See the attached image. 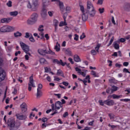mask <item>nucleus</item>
<instances>
[{
  "mask_svg": "<svg viewBox=\"0 0 130 130\" xmlns=\"http://www.w3.org/2000/svg\"><path fill=\"white\" fill-rule=\"evenodd\" d=\"M37 19H38V14L34 13L30 18L27 20V23L28 25H33L36 22H37Z\"/></svg>",
  "mask_w": 130,
  "mask_h": 130,
  "instance_id": "obj_1",
  "label": "nucleus"
},
{
  "mask_svg": "<svg viewBox=\"0 0 130 130\" xmlns=\"http://www.w3.org/2000/svg\"><path fill=\"white\" fill-rule=\"evenodd\" d=\"M15 30V27L9 25H4L0 29L1 32L5 33L6 32H13Z\"/></svg>",
  "mask_w": 130,
  "mask_h": 130,
  "instance_id": "obj_2",
  "label": "nucleus"
},
{
  "mask_svg": "<svg viewBox=\"0 0 130 130\" xmlns=\"http://www.w3.org/2000/svg\"><path fill=\"white\" fill-rule=\"evenodd\" d=\"M37 6H38V0H32V5H31L30 2H28L27 8L31 9V11L34 12L37 10Z\"/></svg>",
  "mask_w": 130,
  "mask_h": 130,
  "instance_id": "obj_3",
  "label": "nucleus"
},
{
  "mask_svg": "<svg viewBox=\"0 0 130 130\" xmlns=\"http://www.w3.org/2000/svg\"><path fill=\"white\" fill-rule=\"evenodd\" d=\"M38 52L41 55H45L46 54H52L53 55L54 54H55V53L51 51V50H49V51H47L46 49H39L38 50Z\"/></svg>",
  "mask_w": 130,
  "mask_h": 130,
  "instance_id": "obj_4",
  "label": "nucleus"
},
{
  "mask_svg": "<svg viewBox=\"0 0 130 130\" xmlns=\"http://www.w3.org/2000/svg\"><path fill=\"white\" fill-rule=\"evenodd\" d=\"M20 44L22 49L24 51V52H25L26 54H28L29 56L31 55V54L28 53L29 50V46L22 42H20Z\"/></svg>",
  "mask_w": 130,
  "mask_h": 130,
  "instance_id": "obj_5",
  "label": "nucleus"
},
{
  "mask_svg": "<svg viewBox=\"0 0 130 130\" xmlns=\"http://www.w3.org/2000/svg\"><path fill=\"white\" fill-rule=\"evenodd\" d=\"M28 91H31L32 90V87L35 88V83H34V80L33 79V76L29 77V81L28 84Z\"/></svg>",
  "mask_w": 130,
  "mask_h": 130,
  "instance_id": "obj_6",
  "label": "nucleus"
},
{
  "mask_svg": "<svg viewBox=\"0 0 130 130\" xmlns=\"http://www.w3.org/2000/svg\"><path fill=\"white\" fill-rule=\"evenodd\" d=\"M121 11H125V12H130V3H125L121 7Z\"/></svg>",
  "mask_w": 130,
  "mask_h": 130,
  "instance_id": "obj_7",
  "label": "nucleus"
},
{
  "mask_svg": "<svg viewBox=\"0 0 130 130\" xmlns=\"http://www.w3.org/2000/svg\"><path fill=\"white\" fill-rule=\"evenodd\" d=\"M20 109L22 112V113H26L28 110V106L26 103H22V104L20 105Z\"/></svg>",
  "mask_w": 130,
  "mask_h": 130,
  "instance_id": "obj_8",
  "label": "nucleus"
},
{
  "mask_svg": "<svg viewBox=\"0 0 130 130\" xmlns=\"http://www.w3.org/2000/svg\"><path fill=\"white\" fill-rule=\"evenodd\" d=\"M51 2H57L59 3V7L61 12H63L64 11V5H63V2H60L59 0H51Z\"/></svg>",
  "mask_w": 130,
  "mask_h": 130,
  "instance_id": "obj_9",
  "label": "nucleus"
},
{
  "mask_svg": "<svg viewBox=\"0 0 130 130\" xmlns=\"http://www.w3.org/2000/svg\"><path fill=\"white\" fill-rule=\"evenodd\" d=\"M15 120L9 119L8 121V126H10V130H13V127H15Z\"/></svg>",
  "mask_w": 130,
  "mask_h": 130,
  "instance_id": "obj_10",
  "label": "nucleus"
},
{
  "mask_svg": "<svg viewBox=\"0 0 130 130\" xmlns=\"http://www.w3.org/2000/svg\"><path fill=\"white\" fill-rule=\"evenodd\" d=\"M6 79V72L3 69H0V82H3Z\"/></svg>",
  "mask_w": 130,
  "mask_h": 130,
  "instance_id": "obj_11",
  "label": "nucleus"
},
{
  "mask_svg": "<svg viewBox=\"0 0 130 130\" xmlns=\"http://www.w3.org/2000/svg\"><path fill=\"white\" fill-rule=\"evenodd\" d=\"M17 119L19 120H25L27 118V116L26 115H21L20 113H17L16 115Z\"/></svg>",
  "mask_w": 130,
  "mask_h": 130,
  "instance_id": "obj_12",
  "label": "nucleus"
},
{
  "mask_svg": "<svg viewBox=\"0 0 130 130\" xmlns=\"http://www.w3.org/2000/svg\"><path fill=\"white\" fill-rule=\"evenodd\" d=\"M12 20H13V18H12V17H8L7 18H4L1 20V22L3 24H5V23L8 24V23H10V22H11V21H12Z\"/></svg>",
  "mask_w": 130,
  "mask_h": 130,
  "instance_id": "obj_13",
  "label": "nucleus"
},
{
  "mask_svg": "<svg viewBox=\"0 0 130 130\" xmlns=\"http://www.w3.org/2000/svg\"><path fill=\"white\" fill-rule=\"evenodd\" d=\"M94 9L95 8H94V6H93V4H92V3H91L90 1H88L87 3V8H86L87 12L88 11H90Z\"/></svg>",
  "mask_w": 130,
  "mask_h": 130,
  "instance_id": "obj_14",
  "label": "nucleus"
},
{
  "mask_svg": "<svg viewBox=\"0 0 130 130\" xmlns=\"http://www.w3.org/2000/svg\"><path fill=\"white\" fill-rule=\"evenodd\" d=\"M53 62H54V63H57V64H61L62 67H64V66L67 64V63L63 62L61 59L60 60H58L57 59H53Z\"/></svg>",
  "mask_w": 130,
  "mask_h": 130,
  "instance_id": "obj_15",
  "label": "nucleus"
},
{
  "mask_svg": "<svg viewBox=\"0 0 130 130\" xmlns=\"http://www.w3.org/2000/svg\"><path fill=\"white\" fill-rule=\"evenodd\" d=\"M87 14L90 16V17H94L96 15V10L95 9H91V10H88L87 11Z\"/></svg>",
  "mask_w": 130,
  "mask_h": 130,
  "instance_id": "obj_16",
  "label": "nucleus"
},
{
  "mask_svg": "<svg viewBox=\"0 0 130 130\" xmlns=\"http://www.w3.org/2000/svg\"><path fill=\"white\" fill-rule=\"evenodd\" d=\"M62 103L61 102L58 101L55 103V109H57V110H59L61 107H62Z\"/></svg>",
  "mask_w": 130,
  "mask_h": 130,
  "instance_id": "obj_17",
  "label": "nucleus"
},
{
  "mask_svg": "<svg viewBox=\"0 0 130 130\" xmlns=\"http://www.w3.org/2000/svg\"><path fill=\"white\" fill-rule=\"evenodd\" d=\"M58 24H59L58 20L55 19L53 20V25L55 27V31H56L58 29Z\"/></svg>",
  "mask_w": 130,
  "mask_h": 130,
  "instance_id": "obj_18",
  "label": "nucleus"
},
{
  "mask_svg": "<svg viewBox=\"0 0 130 130\" xmlns=\"http://www.w3.org/2000/svg\"><path fill=\"white\" fill-rule=\"evenodd\" d=\"M75 71L78 72V74H79V75H81L83 77H86V73L85 72H83L81 69H79V68H76Z\"/></svg>",
  "mask_w": 130,
  "mask_h": 130,
  "instance_id": "obj_19",
  "label": "nucleus"
},
{
  "mask_svg": "<svg viewBox=\"0 0 130 130\" xmlns=\"http://www.w3.org/2000/svg\"><path fill=\"white\" fill-rule=\"evenodd\" d=\"M47 15V10L45 8H43L41 11V16L42 18L44 19Z\"/></svg>",
  "mask_w": 130,
  "mask_h": 130,
  "instance_id": "obj_20",
  "label": "nucleus"
},
{
  "mask_svg": "<svg viewBox=\"0 0 130 130\" xmlns=\"http://www.w3.org/2000/svg\"><path fill=\"white\" fill-rule=\"evenodd\" d=\"M90 76L89 75L86 76L85 79H84L83 80V83L85 85V86H87L86 83H91V81L90 80Z\"/></svg>",
  "mask_w": 130,
  "mask_h": 130,
  "instance_id": "obj_21",
  "label": "nucleus"
},
{
  "mask_svg": "<svg viewBox=\"0 0 130 130\" xmlns=\"http://www.w3.org/2000/svg\"><path fill=\"white\" fill-rule=\"evenodd\" d=\"M105 104L108 105L109 106H111L114 104V102L113 100H106L105 101Z\"/></svg>",
  "mask_w": 130,
  "mask_h": 130,
  "instance_id": "obj_22",
  "label": "nucleus"
},
{
  "mask_svg": "<svg viewBox=\"0 0 130 130\" xmlns=\"http://www.w3.org/2000/svg\"><path fill=\"white\" fill-rule=\"evenodd\" d=\"M111 98H113V99H119V98H122V95H117L115 94L110 95Z\"/></svg>",
  "mask_w": 130,
  "mask_h": 130,
  "instance_id": "obj_23",
  "label": "nucleus"
},
{
  "mask_svg": "<svg viewBox=\"0 0 130 130\" xmlns=\"http://www.w3.org/2000/svg\"><path fill=\"white\" fill-rule=\"evenodd\" d=\"M82 14V20L84 21H87V20H88V13L84 12Z\"/></svg>",
  "mask_w": 130,
  "mask_h": 130,
  "instance_id": "obj_24",
  "label": "nucleus"
},
{
  "mask_svg": "<svg viewBox=\"0 0 130 130\" xmlns=\"http://www.w3.org/2000/svg\"><path fill=\"white\" fill-rule=\"evenodd\" d=\"M74 60L76 62H80L81 61V58H80V57L78 55H75L74 56Z\"/></svg>",
  "mask_w": 130,
  "mask_h": 130,
  "instance_id": "obj_25",
  "label": "nucleus"
},
{
  "mask_svg": "<svg viewBox=\"0 0 130 130\" xmlns=\"http://www.w3.org/2000/svg\"><path fill=\"white\" fill-rule=\"evenodd\" d=\"M64 52L66 54H68V55H69L70 56H72L73 55V53H72V51L70 50V49H67L64 50Z\"/></svg>",
  "mask_w": 130,
  "mask_h": 130,
  "instance_id": "obj_26",
  "label": "nucleus"
},
{
  "mask_svg": "<svg viewBox=\"0 0 130 130\" xmlns=\"http://www.w3.org/2000/svg\"><path fill=\"white\" fill-rule=\"evenodd\" d=\"M34 36L35 37H37L38 38H40L41 39H43V38L44 37V34H40V35H38V34L35 33L34 34Z\"/></svg>",
  "mask_w": 130,
  "mask_h": 130,
  "instance_id": "obj_27",
  "label": "nucleus"
},
{
  "mask_svg": "<svg viewBox=\"0 0 130 130\" xmlns=\"http://www.w3.org/2000/svg\"><path fill=\"white\" fill-rule=\"evenodd\" d=\"M43 7H46L48 5L50 4V2L49 0H42Z\"/></svg>",
  "mask_w": 130,
  "mask_h": 130,
  "instance_id": "obj_28",
  "label": "nucleus"
},
{
  "mask_svg": "<svg viewBox=\"0 0 130 130\" xmlns=\"http://www.w3.org/2000/svg\"><path fill=\"white\" fill-rule=\"evenodd\" d=\"M60 45H59V44H58V42L56 43V44L54 47V49H55L56 51H59L60 50Z\"/></svg>",
  "mask_w": 130,
  "mask_h": 130,
  "instance_id": "obj_29",
  "label": "nucleus"
},
{
  "mask_svg": "<svg viewBox=\"0 0 130 130\" xmlns=\"http://www.w3.org/2000/svg\"><path fill=\"white\" fill-rule=\"evenodd\" d=\"M18 14H19V13L17 11L10 12V16H12V17H16V16H18Z\"/></svg>",
  "mask_w": 130,
  "mask_h": 130,
  "instance_id": "obj_30",
  "label": "nucleus"
},
{
  "mask_svg": "<svg viewBox=\"0 0 130 130\" xmlns=\"http://www.w3.org/2000/svg\"><path fill=\"white\" fill-rule=\"evenodd\" d=\"M117 90H118V87H116V86H113L112 87L111 94L113 93V92H115L116 91H117Z\"/></svg>",
  "mask_w": 130,
  "mask_h": 130,
  "instance_id": "obj_31",
  "label": "nucleus"
},
{
  "mask_svg": "<svg viewBox=\"0 0 130 130\" xmlns=\"http://www.w3.org/2000/svg\"><path fill=\"white\" fill-rule=\"evenodd\" d=\"M68 23H67V21H61L59 24V27H62V26H67Z\"/></svg>",
  "mask_w": 130,
  "mask_h": 130,
  "instance_id": "obj_32",
  "label": "nucleus"
},
{
  "mask_svg": "<svg viewBox=\"0 0 130 130\" xmlns=\"http://www.w3.org/2000/svg\"><path fill=\"white\" fill-rule=\"evenodd\" d=\"M113 45L115 49H119V44L117 43V42H114Z\"/></svg>",
  "mask_w": 130,
  "mask_h": 130,
  "instance_id": "obj_33",
  "label": "nucleus"
},
{
  "mask_svg": "<svg viewBox=\"0 0 130 130\" xmlns=\"http://www.w3.org/2000/svg\"><path fill=\"white\" fill-rule=\"evenodd\" d=\"M91 74L92 75V76H93V77H94L95 78L99 77L98 73H96V72L93 70L91 71Z\"/></svg>",
  "mask_w": 130,
  "mask_h": 130,
  "instance_id": "obj_34",
  "label": "nucleus"
},
{
  "mask_svg": "<svg viewBox=\"0 0 130 130\" xmlns=\"http://www.w3.org/2000/svg\"><path fill=\"white\" fill-rule=\"evenodd\" d=\"M41 96H42V92L41 91V90H37V98H40Z\"/></svg>",
  "mask_w": 130,
  "mask_h": 130,
  "instance_id": "obj_35",
  "label": "nucleus"
},
{
  "mask_svg": "<svg viewBox=\"0 0 130 130\" xmlns=\"http://www.w3.org/2000/svg\"><path fill=\"white\" fill-rule=\"evenodd\" d=\"M79 7L80 8V11L82 12V13H85V8L84 7V6L81 5V3H79Z\"/></svg>",
  "mask_w": 130,
  "mask_h": 130,
  "instance_id": "obj_36",
  "label": "nucleus"
},
{
  "mask_svg": "<svg viewBox=\"0 0 130 130\" xmlns=\"http://www.w3.org/2000/svg\"><path fill=\"white\" fill-rule=\"evenodd\" d=\"M57 75L58 76H61V77H63V73L61 70H57Z\"/></svg>",
  "mask_w": 130,
  "mask_h": 130,
  "instance_id": "obj_37",
  "label": "nucleus"
},
{
  "mask_svg": "<svg viewBox=\"0 0 130 130\" xmlns=\"http://www.w3.org/2000/svg\"><path fill=\"white\" fill-rule=\"evenodd\" d=\"M100 47H101V44H98L94 48V49L96 52H99V48H100Z\"/></svg>",
  "mask_w": 130,
  "mask_h": 130,
  "instance_id": "obj_38",
  "label": "nucleus"
},
{
  "mask_svg": "<svg viewBox=\"0 0 130 130\" xmlns=\"http://www.w3.org/2000/svg\"><path fill=\"white\" fill-rule=\"evenodd\" d=\"M38 30L40 31V32H43V31H44V29H43V25H40L39 27L38 28Z\"/></svg>",
  "mask_w": 130,
  "mask_h": 130,
  "instance_id": "obj_39",
  "label": "nucleus"
},
{
  "mask_svg": "<svg viewBox=\"0 0 130 130\" xmlns=\"http://www.w3.org/2000/svg\"><path fill=\"white\" fill-rule=\"evenodd\" d=\"M113 40H114V37H112L111 38L109 44L107 45L108 47H109L110 45H111V44H112V42H113Z\"/></svg>",
  "mask_w": 130,
  "mask_h": 130,
  "instance_id": "obj_40",
  "label": "nucleus"
},
{
  "mask_svg": "<svg viewBox=\"0 0 130 130\" xmlns=\"http://www.w3.org/2000/svg\"><path fill=\"white\" fill-rule=\"evenodd\" d=\"M99 103L102 106H103L104 104H105V101L103 102L102 100H100L99 101Z\"/></svg>",
  "mask_w": 130,
  "mask_h": 130,
  "instance_id": "obj_41",
  "label": "nucleus"
},
{
  "mask_svg": "<svg viewBox=\"0 0 130 130\" xmlns=\"http://www.w3.org/2000/svg\"><path fill=\"white\" fill-rule=\"evenodd\" d=\"M104 11H105L104 8L99 9V12L100 14H103V13H104Z\"/></svg>",
  "mask_w": 130,
  "mask_h": 130,
  "instance_id": "obj_42",
  "label": "nucleus"
},
{
  "mask_svg": "<svg viewBox=\"0 0 130 130\" xmlns=\"http://www.w3.org/2000/svg\"><path fill=\"white\" fill-rule=\"evenodd\" d=\"M14 36L15 37L18 38V37H21L22 36L21 33H14Z\"/></svg>",
  "mask_w": 130,
  "mask_h": 130,
  "instance_id": "obj_43",
  "label": "nucleus"
},
{
  "mask_svg": "<svg viewBox=\"0 0 130 130\" xmlns=\"http://www.w3.org/2000/svg\"><path fill=\"white\" fill-rule=\"evenodd\" d=\"M29 117L30 119H33V117H35V114H33V112L30 113Z\"/></svg>",
  "mask_w": 130,
  "mask_h": 130,
  "instance_id": "obj_44",
  "label": "nucleus"
},
{
  "mask_svg": "<svg viewBox=\"0 0 130 130\" xmlns=\"http://www.w3.org/2000/svg\"><path fill=\"white\" fill-rule=\"evenodd\" d=\"M45 61H46V60H45L44 58H41L40 59V62L41 63H45Z\"/></svg>",
  "mask_w": 130,
  "mask_h": 130,
  "instance_id": "obj_45",
  "label": "nucleus"
},
{
  "mask_svg": "<svg viewBox=\"0 0 130 130\" xmlns=\"http://www.w3.org/2000/svg\"><path fill=\"white\" fill-rule=\"evenodd\" d=\"M42 88H43L42 85L41 84H39L37 90L41 91V89H42Z\"/></svg>",
  "mask_w": 130,
  "mask_h": 130,
  "instance_id": "obj_46",
  "label": "nucleus"
},
{
  "mask_svg": "<svg viewBox=\"0 0 130 130\" xmlns=\"http://www.w3.org/2000/svg\"><path fill=\"white\" fill-rule=\"evenodd\" d=\"M71 8L70 6L66 7V11L67 12V13H70L71 12Z\"/></svg>",
  "mask_w": 130,
  "mask_h": 130,
  "instance_id": "obj_47",
  "label": "nucleus"
},
{
  "mask_svg": "<svg viewBox=\"0 0 130 130\" xmlns=\"http://www.w3.org/2000/svg\"><path fill=\"white\" fill-rule=\"evenodd\" d=\"M91 54L92 55H96V54H97V52L95 50H92L91 51Z\"/></svg>",
  "mask_w": 130,
  "mask_h": 130,
  "instance_id": "obj_48",
  "label": "nucleus"
},
{
  "mask_svg": "<svg viewBox=\"0 0 130 130\" xmlns=\"http://www.w3.org/2000/svg\"><path fill=\"white\" fill-rule=\"evenodd\" d=\"M120 100L123 102H128V101H130L129 99H120Z\"/></svg>",
  "mask_w": 130,
  "mask_h": 130,
  "instance_id": "obj_49",
  "label": "nucleus"
},
{
  "mask_svg": "<svg viewBox=\"0 0 130 130\" xmlns=\"http://www.w3.org/2000/svg\"><path fill=\"white\" fill-rule=\"evenodd\" d=\"M7 6L9 8H11V7H12V1H9L8 3H7Z\"/></svg>",
  "mask_w": 130,
  "mask_h": 130,
  "instance_id": "obj_50",
  "label": "nucleus"
},
{
  "mask_svg": "<svg viewBox=\"0 0 130 130\" xmlns=\"http://www.w3.org/2000/svg\"><path fill=\"white\" fill-rule=\"evenodd\" d=\"M103 1L104 0H98L97 2V5H103Z\"/></svg>",
  "mask_w": 130,
  "mask_h": 130,
  "instance_id": "obj_51",
  "label": "nucleus"
},
{
  "mask_svg": "<svg viewBox=\"0 0 130 130\" xmlns=\"http://www.w3.org/2000/svg\"><path fill=\"white\" fill-rule=\"evenodd\" d=\"M68 60L70 61V62H71V64H74V61L73 60V58H72L71 57H69L68 58Z\"/></svg>",
  "mask_w": 130,
  "mask_h": 130,
  "instance_id": "obj_52",
  "label": "nucleus"
},
{
  "mask_svg": "<svg viewBox=\"0 0 130 130\" xmlns=\"http://www.w3.org/2000/svg\"><path fill=\"white\" fill-rule=\"evenodd\" d=\"M29 41L30 42H33V43L35 42V40L34 39V38L32 36L29 38Z\"/></svg>",
  "mask_w": 130,
  "mask_h": 130,
  "instance_id": "obj_53",
  "label": "nucleus"
},
{
  "mask_svg": "<svg viewBox=\"0 0 130 130\" xmlns=\"http://www.w3.org/2000/svg\"><path fill=\"white\" fill-rule=\"evenodd\" d=\"M74 39L76 40V41H78L79 40V36H78L77 34H75Z\"/></svg>",
  "mask_w": 130,
  "mask_h": 130,
  "instance_id": "obj_54",
  "label": "nucleus"
},
{
  "mask_svg": "<svg viewBox=\"0 0 130 130\" xmlns=\"http://www.w3.org/2000/svg\"><path fill=\"white\" fill-rule=\"evenodd\" d=\"M106 93H107L108 94H112V93H111V88H108L107 90H106Z\"/></svg>",
  "mask_w": 130,
  "mask_h": 130,
  "instance_id": "obj_55",
  "label": "nucleus"
},
{
  "mask_svg": "<svg viewBox=\"0 0 130 130\" xmlns=\"http://www.w3.org/2000/svg\"><path fill=\"white\" fill-rule=\"evenodd\" d=\"M47 120H48V119L46 117H43L42 118V121H43V122H46Z\"/></svg>",
  "mask_w": 130,
  "mask_h": 130,
  "instance_id": "obj_56",
  "label": "nucleus"
},
{
  "mask_svg": "<svg viewBox=\"0 0 130 130\" xmlns=\"http://www.w3.org/2000/svg\"><path fill=\"white\" fill-rule=\"evenodd\" d=\"M54 81H57V82H58V81H60V79L56 76L54 77Z\"/></svg>",
  "mask_w": 130,
  "mask_h": 130,
  "instance_id": "obj_57",
  "label": "nucleus"
},
{
  "mask_svg": "<svg viewBox=\"0 0 130 130\" xmlns=\"http://www.w3.org/2000/svg\"><path fill=\"white\" fill-rule=\"evenodd\" d=\"M86 38V35L85 34H83L82 35L80 36V39H84V38Z\"/></svg>",
  "mask_w": 130,
  "mask_h": 130,
  "instance_id": "obj_58",
  "label": "nucleus"
},
{
  "mask_svg": "<svg viewBox=\"0 0 130 130\" xmlns=\"http://www.w3.org/2000/svg\"><path fill=\"white\" fill-rule=\"evenodd\" d=\"M6 49H7V51H8V52H10V51H11L12 50V47L8 46Z\"/></svg>",
  "mask_w": 130,
  "mask_h": 130,
  "instance_id": "obj_59",
  "label": "nucleus"
},
{
  "mask_svg": "<svg viewBox=\"0 0 130 130\" xmlns=\"http://www.w3.org/2000/svg\"><path fill=\"white\" fill-rule=\"evenodd\" d=\"M49 71H50V69L47 68V67H46L45 68V73H48V72H49Z\"/></svg>",
  "mask_w": 130,
  "mask_h": 130,
  "instance_id": "obj_60",
  "label": "nucleus"
},
{
  "mask_svg": "<svg viewBox=\"0 0 130 130\" xmlns=\"http://www.w3.org/2000/svg\"><path fill=\"white\" fill-rule=\"evenodd\" d=\"M123 71L124 73H128V74H130V72H129L128 70L126 69V68H124Z\"/></svg>",
  "mask_w": 130,
  "mask_h": 130,
  "instance_id": "obj_61",
  "label": "nucleus"
},
{
  "mask_svg": "<svg viewBox=\"0 0 130 130\" xmlns=\"http://www.w3.org/2000/svg\"><path fill=\"white\" fill-rule=\"evenodd\" d=\"M31 35H30V34L29 33H26V35L25 36V38H29V37H30Z\"/></svg>",
  "mask_w": 130,
  "mask_h": 130,
  "instance_id": "obj_62",
  "label": "nucleus"
},
{
  "mask_svg": "<svg viewBox=\"0 0 130 130\" xmlns=\"http://www.w3.org/2000/svg\"><path fill=\"white\" fill-rule=\"evenodd\" d=\"M52 110H55V105L53 104L51 105Z\"/></svg>",
  "mask_w": 130,
  "mask_h": 130,
  "instance_id": "obj_63",
  "label": "nucleus"
},
{
  "mask_svg": "<svg viewBox=\"0 0 130 130\" xmlns=\"http://www.w3.org/2000/svg\"><path fill=\"white\" fill-rule=\"evenodd\" d=\"M123 66H124V67H127L128 66V62H124Z\"/></svg>",
  "mask_w": 130,
  "mask_h": 130,
  "instance_id": "obj_64",
  "label": "nucleus"
}]
</instances>
